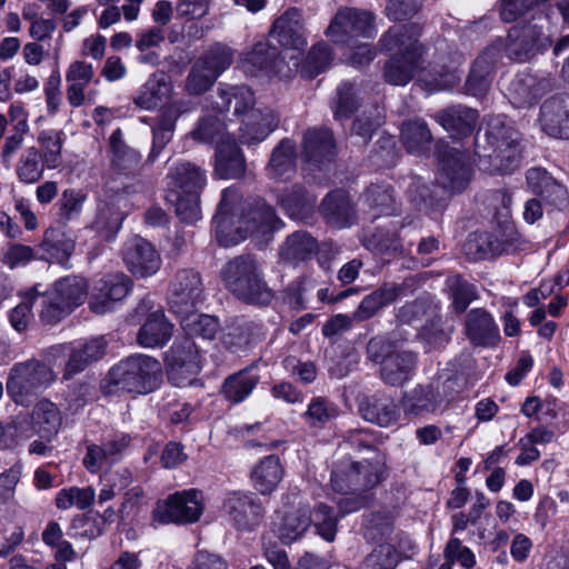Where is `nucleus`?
Wrapping results in <instances>:
<instances>
[{"mask_svg":"<svg viewBox=\"0 0 569 569\" xmlns=\"http://www.w3.org/2000/svg\"><path fill=\"white\" fill-rule=\"evenodd\" d=\"M212 224L219 242L226 247L238 243L248 234L269 237L283 227L273 207L262 199L241 203L240 193L234 188L222 191Z\"/></svg>","mask_w":569,"mask_h":569,"instance_id":"nucleus-1","label":"nucleus"},{"mask_svg":"<svg viewBox=\"0 0 569 569\" xmlns=\"http://www.w3.org/2000/svg\"><path fill=\"white\" fill-rule=\"evenodd\" d=\"M485 132L476 138L477 166L489 173H510L519 168L521 150L519 133L503 116L487 119Z\"/></svg>","mask_w":569,"mask_h":569,"instance_id":"nucleus-2","label":"nucleus"},{"mask_svg":"<svg viewBox=\"0 0 569 569\" xmlns=\"http://www.w3.org/2000/svg\"><path fill=\"white\" fill-rule=\"evenodd\" d=\"M419 29L413 24L392 26L379 40L382 51L391 53L385 66V80L393 86H406L421 68L422 46Z\"/></svg>","mask_w":569,"mask_h":569,"instance_id":"nucleus-3","label":"nucleus"},{"mask_svg":"<svg viewBox=\"0 0 569 569\" xmlns=\"http://www.w3.org/2000/svg\"><path fill=\"white\" fill-rule=\"evenodd\" d=\"M161 379L160 362L147 355H133L112 366L100 388L107 396L121 392L149 393L152 392Z\"/></svg>","mask_w":569,"mask_h":569,"instance_id":"nucleus-4","label":"nucleus"},{"mask_svg":"<svg viewBox=\"0 0 569 569\" xmlns=\"http://www.w3.org/2000/svg\"><path fill=\"white\" fill-rule=\"evenodd\" d=\"M383 471L380 461L349 462L331 472V486L337 492L350 495L339 501L343 513L366 507L371 501L370 495H362L382 481Z\"/></svg>","mask_w":569,"mask_h":569,"instance_id":"nucleus-5","label":"nucleus"},{"mask_svg":"<svg viewBox=\"0 0 569 569\" xmlns=\"http://www.w3.org/2000/svg\"><path fill=\"white\" fill-rule=\"evenodd\" d=\"M222 280L226 288L240 301L267 306L273 299L268 287L261 264L252 254H241L231 259L223 267Z\"/></svg>","mask_w":569,"mask_h":569,"instance_id":"nucleus-6","label":"nucleus"},{"mask_svg":"<svg viewBox=\"0 0 569 569\" xmlns=\"http://www.w3.org/2000/svg\"><path fill=\"white\" fill-rule=\"evenodd\" d=\"M552 26L547 12L513 26L507 37L506 56L516 62H528L552 44Z\"/></svg>","mask_w":569,"mask_h":569,"instance_id":"nucleus-7","label":"nucleus"},{"mask_svg":"<svg viewBox=\"0 0 569 569\" xmlns=\"http://www.w3.org/2000/svg\"><path fill=\"white\" fill-rule=\"evenodd\" d=\"M54 380L50 367L37 359L17 362L9 370L7 393L19 406L27 407L31 399L46 390Z\"/></svg>","mask_w":569,"mask_h":569,"instance_id":"nucleus-8","label":"nucleus"},{"mask_svg":"<svg viewBox=\"0 0 569 569\" xmlns=\"http://www.w3.org/2000/svg\"><path fill=\"white\" fill-rule=\"evenodd\" d=\"M243 61L252 74L277 77L280 80L292 78L300 64L299 53L280 52L263 38L257 40L253 48L243 54Z\"/></svg>","mask_w":569,"mask_h":569,"instance_id":"nucleus-9","label":"nucleus"},{"mask_svg":"<svg viewBox=\"0 0 569 569\" xmlns=\"http://www.w3.org/2000/svg\"><path fill=\"white\" fill-rule=\"evenodd\" d=\"M327 36L337 44L352 46L358 38H373L377 33L375 14L357 8H341L331 20Z\"/></svg>","mask_w":569,"mask_h":569,"instance_id":"nucleus-10","label":"nucleus"},{"mask_svg":"<svg viewBox=\"0 0 569 569\" xmlns=\"http://www.w3.org/2000/svg\"><path fill=\"white\" fill-rule=\"evenodd\" d=\"M203 512L201 492L194 489L178 491L170 495L163 501H159L154 508L153 520L166 523H193L200 519Z\"/></svg>","mask_w":569,"mask_h":569,"instance_id":"nucleus-11","label":"nucleus"},{"mask_svg":"<svg viewBox=\"0 0 569 569\" xmlns=\"http://www.w3.org/2000/svg\"><path fill=\"white\" fill-rule=\"evenodd\" d=\"M164 365L168 379L178 387H182L200 370L198 348L192 339L182 337L177 339L164 353Z\"/></svg>","mask_w":569,"mask_h":569,"instance_id":"nucleus-12","label":"nucleus"},{"mask_svg":"<svg viewBox=\"0 0 569 569\" xmlns=\"http://www.w3.org/2000/svg\"><path fill=\"white\" fill-rule=\"evenodd\" d=\"M203 301L201 276L192 269L179 270L169 288L168 302L170 310L179 316L194 311Z\"/></svg>","mask_w":569,"mask_h":569,"instance_id":"nucleus-13","label":"nucleus"},{"mask_svg":"<svg viewBox=\"0 0 569 569\" xmlns=\"http://www.w3.org/2000/svg\"><path fill=\"white\" fill-rule=\"evenodd\" d=\"M337 154L336 141L330 129L313 127L305 131L301 141L303 169L322 170Z\"/></svg>","mask_w":569,"mask_h":569,"instance_id":"nucleus-14","label":"nucleus"},{"mask_svg":"<svg viewBox=\"0 0 569 569\" xmlns=\"http://www.w3.org/2000/svg\"><path fill=\"white\" fill-rule=\"evenodd\" d=\"M222 512L229 523L240 531L253 530L263 517L262 505L256 495L241 491L227 495Z\"/></svg>","mask_w":569,"mask_h":569,"instance_id":"nucleus-15","label":"nucleus"},{"mask_svg":"<svg viewBox=\"0 0 569 569\" xmlns=\"http://www.w3.org/2000/svg\"><path fill=\"white\" fill-rule=\"evenodd\" d=\"M439 181L450 193H460L469 184L472 169L468 156L456 148L445 147L438 152Z\"/></svg>","mask_w":569,"mask_h":569,"instance_id":"nucleus-16","label":"nucleus"},{"mask_svg":"<svg viewBox=\"0 0 569 569\" xmlns=\"http://www.w3.org/2000/svg\"><path fill=\"white\" fill-rule=\"evenodd\" d=\"M132 281L123 273L107 274L93 284L89 307L97 315H104L114 309L117 302L127 297Z\"/></svg>","mask_w":569,"mask_h":569,"instance_id":"nucleus-17","label":"nucleus"},{"mask_svg":"<svg viewBox=\"0 0 569 569\" xmlns=\"http://www.w3.org/2000/svg\"><path fill=\"white\" fill-rule=\"evenodd\" d=\"M129 271L140 278L156 274L161 267V257L154 247L140 237L128 240L122 250Z\"/></svg>","mask_w":569,"mask_h":569,"instance_id":"nucleus-18","label":"nucleus"},{"mask_svg":"<svg viewBox=\"0 0 569 569\" xmlns=\"http://www.w3.org/2000/svg\"><path fill=\"white\" fill-rule=\"evenodd\" d=\"M538 122L547 136L569 139V94L553 96L543 101Z\"/></svg>","mask_w":569,"mask_h":569,"instance_id":"nucleus-19","label":"nucleus"},{"mask_svg":"<svg viewBox=\"0 0 569 569\" xmlns=\"http://www.w3.org/2000/svg\"><path fill=\"white\" fill-rule=\"evenodd\" d=\"M500 57V47L490 46L473 62L467 77L466 93L475 98H483L491 88L495 74V66Z\"/></svg>","mask_w":569,"mask_h":569,"instance_id":"nucleus-20","label":"nucleus"},{"mask_svg":"<svg viewBox=\"0 0 569 569\" xmlns=\"http://www.w3.org/2000/svg\"><path fill=\"white\" fill-rule=\"evenodd\" d=\"M166 179L168 191L181 193H201L208 182L207 170L188 160L173 162Z\"/></svg>","mask_w":569,"mask_h":569,"instance_id":"nucleus-21","label":"nucleus"},{"mask_svg":"<svg viewBox=\"0 0 569 569\" xmlns=\"http://www.w3.org/2000/svg\"><path fill=\"white\" fill-rule=\"evenodd\" d=\"M270 36L286 48L284 51H289V49L293 51L303 50L307 41L301 11L297 8H290L284 11L273 22Z\"/></svg>","mask_w":569,"mask_h":569,"instance_id":"nucleus-22","label":"nucleus"},{"mask_svg":"<svg viewBox=\"0 0 569 569\" xmlns=\"http://www.w3.org/2000/svg\"><path fill=\"white\" fill-rule=\"evenodd\" d=\"M553 79L548 74H517L508 87L512 103L529 106L553 89Z\"/></svg>","mask_w":569,"mask_h":569,"instance_id":"nucleus-23","label":"nucleus"},{"mask_svg":"<svg viewBox=\"0 0 569 569\" xmlns=\"http://www.w3.org/2000/svg\"><path fill=\"white\" fill-rule=\"evenodd\" d=\"M465 333L470 343L478 347L495 346L500 339L493 317L482 308L471 309L466 315Z\"/></svg>","mask_w":569,"mask_h":569,"instance_id":"nucleus-24","label":"nucleus"},{"mask_svg":"<svg viewBox=\"0 0 569 569\" xmlns=\"http://www.w3.org/2000/svg\"><path fill=\"white\" fill-rule=\"evenodd\" d=\"M411 287V281L406 279L401 283H385L366 296L356 311L353 312V320L357 322L366 321L373 317L381 308L392 303L401 297L407 289Z\"/></svg>","mask_w":569,"mask_h":569,"instance_id":"nucleus-25","label":"nucleus"},{"mask_svg":"<svg viewBox=\"0 0 569 569\" xmlns=\"http://www.w3.org/2000/svg\"><path fill=\"white\" fill-rule=\"evenodd\" d=\"M214 173L220 179H239L246 172L243 153L232 137L220 140L214 153Z\"/></svg>","mask_w":569,"mask_h":569,"instance_id":"nucleus-26","label":"nucleus"},{"mask_svg":"<svg viewBox=\"0 0 569 569\" xmlns=\"http://www.w3.org/2000/svg\"><path fill=\"white\" fill-rule=\"evenodd\" d=\"M269 179L288 181L297 173V144L290 138H283L272 149L266 167Z\"/></svg>","mask_w":569,"mask_h":569,"instance_id":"nucleus-27","label":"nucleus"},{"mask_svg":"<svg viewBox=\"0 0 569 569\" xmlns=\"http://www.w3.org/2000/svg\"><path fill=\"white\" fill-rule=\"evenodd\" d=\"M171 90L170 77L164 71L157 70L137 90L132 100L140 109L151 111L169 98Z\"/></svg>","mask_w":569,"mask_h":569,"instance_id":"nucleus-28","label":"nucleus"},{"mask_svg":"<svg viewBox=\"0 0 569 569\" xmlns=\"http://www.w3.org/2000/svg\"><path fill=\"white\" fill-rule=\"evenodd\" d=\"M278 126V120L270 109H251L241 120L240 140L246 144L263 141Z\"/></svg>","mask_w":569,"mask_h":569,"instance_id":"nucleus-29","label":"nucleus"},{"mask_svg":"<svg viewBox=\"0 0 569 569\" xmlns=\"http://www.w3.org/2000/svg\"><path fill=\"white\" fill-rule=\"evenodd\" d=\"M528 187L550 204L560 208L568 202L566 188L543 168H531L526 173Z\"/></svg>","mask_w":569,"mask_h":569,"instance_id":"nucleus-30","label":"nucleus"},{"mask_svg":"<svg viewBox=\"0 0 569 569\" xmlns=\"http://www.w3.org/2000/svg\"><path fill=\"white\" fill-rule=\"evenodd\" d=\"M173 325L162 310L149 313L137 333V343L142 348H162L172 337Z\"/></svg>","mask_w":569,"mask_h":569,"instance_id":"nucleus-31","label":"nucleus"},{"mask_svg":"<svg viewBox=\"0 0 569 569\" xmlns=\"http://www.w3.org/2000/svg\"><path fill=\"white\" fill-rule=\"evenodd\" d=\"M76 239L60 228L50 227L44 232L43 241L40 244L44 259L69 268V259L74 251Z\"/></svg>","mask_w":569,"mask_h":569,"instance_id":"nucleus-32","label":"nucleus"},{"mask_svg":"<svg viewBox=\"0 0 569 569\" xmlns=\"http://www.w3.org/2000/svg\"><path fill=\"white\" fill-rule=\"evenodd\" d=\"M401 406L405 415L415 417L436 413L442 409L431 381L403 392Z\"/></svg>","mask_w":569,"mask_h":569,"instance_id":"nucleus-33","label":"nucleus"},{"mask_svg":"<svg viewBox=\"0 0 569 569\" xmlns=\"http://www.w3.org/2000/svg\"><path fill=\"white\" fill-rule=\"evenodd\" d=\"M410 201L421 211L433 212L445 209L448 200L442 186L429 184L420 178H413L408 188Z\"/></svg>","mask_w":569,"mask_h":569,"instance_id":"nucleus-34","label":"nucleus"},{"mask_svg":"<svg viewBox=\"0 0 569 569\" xmlns=\"http://www.w3.org/2000/svg\"><path fill=\"white\" fill-rule=\"evenodd\" d=\"M321 213L330 226L350 227L355 220V209L346 191L336 190L326 196L321 203Z\"/></svg>","mask_w":569,"mask_h":569,"instance_id":"nucleus-35","label":"nucleus"},{"mask_svg":"<svg viewBox=\"0 0 569 569\" xmlns=\"http://www.w3.org/2000/svg\"><path fill=\"white\" fill-rule=\"evenodd\" d=\"M311 526V510L308 506H300L284 512L274 522V531L284 543L300 539Z\"/></svg>","mask_w":569,"mask_h":569,"instance_id":"nucleus-36","label":"nucleus"},{"mask_svg":"<svg viewBox=\"0 0 569 569\" xmlns=\"http://www.w3.org/2000/svg\"><path fill=\"white\" fill-rule=\"evenodd\" d=\"M362 98L359 87L351 81L340 82L330 98L329 107L333 119L345 122L360 108Z\"/></svg>","mask_w":569,"mask_h":569,"instance_id":"nucleus-37","label":"nucleus"},{"mask_svg":"<svg viewBox=\"0 0 569 569\" xmlns=\"http://www.w3.org/2000/svg\"><path fill=\"white\" fill-rule=\"evenodd\" d=\"M359 410L363 419L380 427H390L399 418L393 399L385 395H375L362 400Z\"/></svg>","mask_w":569,"mask_h":569,"instance_id":"nucleus-38","label":"nucleus"},{"mask_svg":"<svg viewBox=\"0 0 569 569\" xmlns=\"http://www.w3.org/2000/svg\"><path fill=\"white\" fill-rule=\"evenodd\" d=\"M218 97L220 101L217 102V106L221 112H229L232 109L233 114L246 116L249 110L254 109V96L247 86L220 83Z\"/></svg>","mask_w":569,"mask_h":569,"instance_id":"nucleus-39","label":"nucleus"},{"mask_svg":"<svg viewBox=\"0 0 569 569\" xmlns=\"http://www.w3.org/2000/svg\"><path fill=\"white\" fill-rule=\"evenodd\" d=\"M415 366L416 358L413 353L407 351L395 352L380 367V377L385 383L400 387L412 378Z\"/></svg>","mask_w":569,"mask_h":569,"instance_id":"nucleus-40","label":"nucleus"},{"mask_svg":"<svg viewBox=\"0 0 569 569\" xmlns=\"http://www.w3.org/2000/svg\"><path fill=\"white\" fill-rule=\"evenodd\" d=\"M262 335V326L244 318H237L227 326L222 343L231 351H239L260 339Z\"/></svg>","mask_w":569,"mask_h":569,"instance_id":"nucleus-41","label":"nucleus"},{"mask_svg":"<svg viewBox=\"0 0 569 569\" xmlns=\"http://www.w3.org/2000/svg\"><path fill=\"white\" fill-rule=\"evenodd\" d=\"M363 203L372 219L382 216H396L400 207L393 196V190L388 184H371L363 193Z\"/></svg>","mask_w":569,"mask_h":569,"instance_id":"nucleus-42","label":"nucleus"},{"mask_svg":"<svg viewBox=\"0 0 569 569\" xmlns=\"http://www.w3.org/2000/svg\"><path fill=\"white\" fill-rule=\"evenodd\" d=\"M435 120L447 131L466 136L472 132L478 112L465 106H452L437 112Z\"/></svg>","mask_w":569,"mask_h":569,"instance_id":"nucleus-43","label":"nucleus"},{"mask_svg":"<svg viewBox=\"0 0 569 569\" xmlns=\"http://www.w3.org/2000/svg\"><path fill=\"white\" fill-rule=\"evenodd\" d=\"M31 421L34 432L42 439L50 441L59 432L62 417L53 402L43 399L34 406Z\"/></svg>","mask_w":569,"mask_h":569,"instance_id":"nucleus-44","label":"nucleus"},{"mask_svg":"<svg viewBox=\"0 0 569 569\" xmlns=\"http://www.w3.org/2000/svg\"><path fill=\"white\" fill-rule=\"evenodd\" d=\"M401 142L409 153L422 156L429 152L432 143L431 131L422 119H412L402 123Z\"/></svg>","mask_w":569,"mask_h":569,"instance_id":"nucleus-45","label":"nucleus"},{"mask_svg":"<svg viewBox=\"0 0 569 569\" xmlns=\"http://www.w3.org/2000/svg\"><path fill=\"white\" fill-rule=\"evenodd\" d=\"M282 477L283 468L276 455L261 459L251 472L253 486L261 495L271 493L278 487Z\"/></svg>","mask_w":569,"mask_h":569,"instance_id":"nucleus-46","label":"nucleus"},{"mask_svg":"<svg viewBox=\"0 0 569 569\" xmlns=\"http://www.w3.org/2000/svg\"><path fill=\"white\" fill-rule=\"evenodd\" d=\"M278 204L295 220H303L313 209L316 200L306 194L305 188L295 184L277 196Z\"/></svg>","mask_w":569,"mask_h":569,"instance_id":"nucleus-47","label":"nucleus"},{"mask_svg":"<svg viewBox=\"0 0 569 569\" xmlns=\"http://www.w3.org/2000/svg\"><path fill=\"white\" fill-rule=\"evenodd\" d=\"M111 163L121 172H130L138 168L141 154L123 141L121 129H116L110 138Z\"/></svg>","mask_w":569,"mask_h":569,"instance_id":"nucleus-48","label":"nucleus"},{"mask_svg":"<svg viewBox=\"0 0 569 569\" xmlns=\"http://www.w3.org/2000/svg\"><path fill=\"white\" fill-rule=\"evenodd\" d=\"M51 292L73 310L83 303L88 293V283L82 277L68 276L57 280Z\"/></svg>","mask_w":569,"mask_h":569,"instance_id":"nucleus-49","label":"nucleus"},{"mask_svg":"<svg viewBox=\"0 0 569 569\" xmlns=\"http://www.w3.org/2000/svg\"><path fill=\"white\" fill-rule=\"evenodd\" d=\"M259 381L258 375H252L249 369H243L224 380L222 392L227 400L240 403L252 393Z\"/></svg>","mask_w":569,"mask_h":569,"instance_id":"nucleus-50","label":"nucleus"},{"mask_svg":"<svg viewBox=\"0 0 569 569\" xmlns=\"http://www.w3.org/2000/svg\"><path fill=\"white\" fill-rule=\"evenodd\" d=\"M451 307L457 313H462L469 305L478 299L476 284L469 282L461 274H451L446 279Z\"/></svg>","mask_w":569,"mask_h":569,"instance_id":"nucleus-51","label":"nucleus"},{"mask_svg":"<svg viewBox=\"0 0 569 569\" xmlns=\"http://www.w3.org/2000/svg\"><path fill=\"white\" fill-rule=\"evenodd\" d=\"M317 251V241L309 233L298 231L289 236L280 248V256L288 262L305 261Z\"/></svg>","mask_w":569,"mask_h":569,"instance_id":"nucleus-52","label":"nucleus"},{"mask_svg":"<svg viewBox=\"0 0 569 569\" xmlns=\"http://www.w3.org/2000/svg\"><path fill=\"white\" fill-rule=\"evenodd\" d=\"M180 325L186 332V337L192 339V337H199L204 340H211L214 338L219 325L214 317L199 313L198 309L187 315H179Z\"/></svg>","mask_w":569,"mask_h":569,"instance_id":"nucleus-53","label":"nucleus"},{"mask_svg":"<svg viewBox=\"0 0 569 569\" xmlns=\"http://www.w3.org/2000/svg\"><path fill=\"white\" fill-rule=\"evenodd\" d=\"M117 202L118 198L111 197L109 200L100 201L97 208L93 228L106 238L113 236L121 228L123 216Z\"/></svg>","mask_w":569,"mask_h":569,"instance_id":"nucleus-54","label":"nucleus"},{"mask_svg":"<svg viewBox=\"0 0 569 569\" xmlns=\"http://www.w3.org/2000/svg\"><path fill=\"white\" fill-rule=\"evenodd\" d=\"M46 166L39 150L36 147H30L21 153L16 166V173L20 182L32 184L42 178Z\"/></svg>","mask_w":569,"mask_h":569,"instance_id":"nucleus-55","label":"nucleus"},{"mask_svg":"<svg viewBox=\"0 0 569 569\" xmlns=\"http://www.w3.org/2000/svg\"><path fill=\"white\" fill-rule=\"evenodd\" d=\"M31 293L33 303L41 307L40 318L44 323L56 325L72 311L52 292L41 293L37 287H33Z\"/></svg>","mask_w":569,"mask_h":569,"instance_id":"nucleus-56","label":"nucleus"},{"mask_svg":"<svg viewBox=\"0 0 569 569\" xmlns=\"http://www.w3.org/2000/svg\"><path fill=\"white\" fill-rule=\"evenodd\" d=\"M430 381L442 408H446L448 403L453 401L465 387L463 377L451 370L438 372Z\"/></svg>","mask_w":569,"mask_h":569,"instance_id":"nucleus-57","label":"nucleus"},{"mask_svg":"<svg viewBox=\"0 0 569 569\" xmlns=\"http://www.w3.org/2000/svg\"><path fill=\"white\" fill-rule=\"evenodd\" d=\"M465 253L473 260H482L500 254L502 244L488 232H476L468 237L463 244Z\"/></svg>","mask_w":569,"mask_h":569,"instance_id":"nucleus-58","label":"nucleus"},{"mask_svg":"<svg viewBox=\"0 0 569 569\" xmlns=\"http://www.w3.org/2000/svg\"><path fill=\"white\" fill-rule=\"evenodd\" d=\"M200 194L168 191L166 199L174 206L176 214L181 221L194 223L201 219Z\"/></svg>","mask_w":569,"mask_h":569,"instance_id":"nucleus-59","label":"nucleus"},{"mask_svg":"<svg viewBox=\"0 0 569 569\" xmlns=\"http://www.w3.org/2000/svg\"><path fill=\"white\" fill-rule=\"evenodd\" d=\"M197 61L203 62V67L218 78L232 64L233 50L227 44L217 42L210 46Z\"/></svg>","mask_w":569,"mask_h":569,"instance_id":"nucleus-60","label":"nucleus"},{"mask_svg":"<svg viewBox=\"0 0 569 569\" xmlns=\"http://www.w3.org/2000/svg\"><path fill=\"white\" fill-rule=\"evenodd\" d=\"M94 498L96 492L91 487H70L57 493L56 506L60 510H67L73 506L79 510H86L93 503Z\"/></svg>","mask_w":569,"mask_h":569,"instance_id":"nucleus-61","label":"nucleus"},{"mask_svg":"<svg viewBox=\"0 0 569 569\" xmlns=\"http://www.w3.org/2000/svg\"><path fill=\"white\" fill-rule=\"evenodd\" d=\"M363 246L376 254H390L400 250L401 243L396 230L377 229L363 237Z\"/></svg>","mask_w":569,"mask_h":569,"instance_id":"nucleus-62","label":"nucleus"},{"mask_svg":"<svg viewBox=\"0 0 569 569\" xmlns=\"http://www.w3.org/2000/svg\"><path fill=\"white\" fill-rule=\"evenodd\" d=\"M38 141L42 148L41 154L47 167L54 169L60 164L61 150L63 144V132L59 130H42L38 136Z\"/></svg>","mask_w":569,"mask_h":569,"instance_id":"nucleus-63","label":"nucleus"},{"mask_svg":"<svg viewBox=\"0 0 569 569\" xmlns=\"http://www.w3.org/2000/svg\"><path fill=\"white\" fill-rule=\"evenodd\" d=\"M311 525L316 528L317 535L328 542H332L337 533L338 519L331 507L320 502L311 512Z\"/></svg>","mask_w":569,"mask_h":569,"instance_id":"nucleus-64","label":"nucleus"}]
</instances>
